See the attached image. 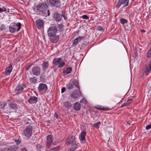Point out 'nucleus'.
<instances>
[{
	"label": "nucleus",
	"instance_id": "1",
	"mask_svg": "<svg viewBox=\"0 0 151 151\" xmlns=\"http://www.w3.org/2000/svg\"><path fill=\"white\" fill-rule=\"evenodd\" d=\"M21 24L20 22L17 24L12 23L9 26V29L10 32L13 33L15 31H18L21 29Z\"/></svg>",
	"mask_w": 151,
	"mask_h": 151
},
{
	"label": "nucleus",
	"instance_id": "2",
	"mask_svg": "<svg viewBox=\"0 0 151 151\" xmlns=\"http://www.w3.org/2000/svg\"><path fill=\"white\" fill-rule=\"evenodd\" d=\"M32 127L31 126H27L23 132V134L28 139L31 136L32 134Z\"/></svg>",
	"mask_w": 151,
	"mask_h": 151
},
{
	"label": "nucleus",
	"instance_id": "3",
	"mask_svg": "<svg viewBox=\"0 0 151 151\" xmlns=\"http://www.w3.org/2000/svg\"><path fill=\"white\" fill-rule=\"evenodd\" d=\"M37 10L43 14H45V12L47 8V6L45 3H40L36 6Z\"/></svg>",
	"mask_w": 151,
	"mask_h": 151
},
{
	"label": "nucleus",
	"instance_id": "4",
	"mask_svg": "<svg viewBox=\"0 0 151 151\" xmlns=\"http://www.w3.org/2000/svg\"><path fill=\"white\" fill-rule=\"evenodd\" d=\"M58 29L56 26L50 27L47 30L48 35L49 37L52 35H55Z\"/></svg>",
	"mask_w": 151,
	"mask_h": 151
},
{
	"label": "nucleus",
	"instance_id": "5",
	"mask_svg": "<svg viewBox=\"0 0 151 151\" xmlns=\"http://www.w3.org/2000/svg\"><path fill=\"white\" fill-rule=\"evenodd\" d=\"M76 138L74 136H70L68 137L66 141V144L68 146H73L74 145H77L76 142Z\"/></svg>",
	"mask_w": 151,
	"mask_h": 151
},
{
	"label": "nucleus",
	"instance_id": "6",
	"mask_svg": "<svg viewBox=\"0 0 151 151\" xmlns=\"http://www.w3.org/2000/svg\"><path fill=\"white\" fill-rule=\"evenodd\" d=\"M81 94L80 89L76 90L72 92L70 96V98L71 100L73 99H75L80 98Z\"/></svg>",
	"mask_w": 151,
	"mask_h": 151
},
{
	"label": "nucleus",
	"instance_id": "7",
	"mask_svg": "<svg viewBox=\"0 0 151 151\" xmlns=\"http://www.w3.org/2000/svg\"><path fill=\"white\" fill-rule=\"evenodd\" d=\"M26 86L22 84H18L15 89V92L16 93V94L21 93L23 92V89Z\"/></svg>",
	"mask_w": 151,
	"mask_h": 151
},
{
	"label": "nucleus",
	"instance_id": "8",
	"mask_svg": "<svg viewBox=\"0 0 151 151\" xmlns=\"http://www.w3.org/2000/svg\"><path fill=\"white\" fill-rule=\"evenodd\" d=\"M53 142V136L52 135H48L47 137V141L46 143V146L49 148Z\"/></svg>",
	"mask_w": 151,
	"mask_h": 151
},
{
	"label": "nucleus",
	"instance_id": "9",
	"mask_svg": "<svg viewBox=\"0 0 151 151\" xmlns=\"http://www.w3.org/2000/svg\"><path fill=\"white\" fill-rule=\"evenodd\" d=\"M32 70L33 74L36 76H39L41 73V69L38 67L34 66Z\"/></svg>",
	"mask_w": 151,
	"mask_h": 151
},
{
	"label": "nucleus",
	"instance_id": "10",
	"mask_svg": "<svg viewBox=\"0 0 151 151\" xmlns=\"http://www.w3.org/2000/svg\"><path fill=\"white\" fill-rule=\"evenodd\" d=\"M50 4L56 8L59 7L60 3L59 0H49Z\"/></svg>",
	"mask_w": 151,
	"mask_h": 151
},
{
	"label": "nucleus",
	"instance_id": "11",
	"mask_svg": "<svg viewBox=\"0 0 151 151\" xmlns=\"http://www.w3.org/2000/svg\"><path fill=\"white\" fill-rule=\"evenodd\" d=\"M38 89L40 92H45L47 90V86L46 84L41 83L39 84Z\"/></svg>",
	"mask_w": 151,
	"mask_h": 151
},
{
	"label": "nucleus",
	"instance_id": "12",
	"mask_svg": "<svg viewBox=\"0 0 151 151\" xmlns=\"http://www.w3.org/2000/svg\"><path fill=\"white\" fill-rule=\"evenodd\" d=\"M38 101V98L35 96H31L28 100V102L30 104H36Z\"/></svg>",
	"mask_w": 151,
	"mask_h": 151
},
{
	"label": "nucleus",
	"instance_id": "13",
	"mask_svg": "<svg viewBox=\"0 0 151 151\" xmlns=\"http://www.w3.org/2000/svg\"><path fill=\"white\" fill-rule=\"evenodd\" d=\"M53 18L57 22H60L62 19V16L58 12H55L53 14Z\"/></svg>",
	"mask_w": 151,
	"mask_h": 151
},
{
	"label": "nucleus",
	"instance_id": "14",
	"mask_svg": "<svg viewBox=\"0 0 151 151\" xmlns=\"http://www.w3.org/2000/svg\"><path fill=\"white\" fill-rule=\"evenodd\" d=\"M35 23L37 28L38 29L41 28L43 25V22L42 19H39L37 20L35 22Z\"/></svg>",
	"mask_w": 151,
	"mask_h": 151
},
{
	"label": "nucleus",
	"instance_id": "15",
	"mask_svg": "<svg viewBox=\"0 0 151 151\" xmlns=\"http://www.w3.org/2000/svg\"><path fill=\"white\" fill-rule=\"evenodd\" d=\"M9 107L11 109L16 110L18 109V105L14 101H12L9 104Z\"/></svg>",
	"mask_w": 151,
	"mask_h": 151
},
{
	"label": "nucleus",
	"instance_id": "16",
	"mask_svg": "<svg viewBox=\"0 0 151 151\" xmlns=\"http://www.w3.org/2000/svg\"><path fill=\"white\" fill-rule=\"evenodd\" d=\"M50 41L52 42L56 43L59 40V37L58 35H52L50 36Z\"/></svg>",
	"mask_w": 151,
	"mask_h": 151
},
{
	"label": "nucleus",
	"instance_id": "17",
	"mask_svg": "<svg viewBox=\"0 0 151 151\" xmlns=\"http://www.w3.org/2000/svg\"><path fill=\"white\" fill-rule=\"evenodd\" d=\"M12 65L11 63L9 64V66L6 68L5 71V75H9L12 72Z\"/></svg>",
	"mask_w": 151,
	"mask_h": 151
},
{
	"label": "nucleus",
	"instance_id": "18",
	"mask_svg": "<svg viewBox=\"0 0 151 151\" xmlns=\"http://www.w3.org/2000/svg\"><path fill=\"white\" fill-rule=\"evenodd\" d=\"M49 62L48 61H45L42 64V70L45 72L49 66Z\"/></svg>",
	"mask_w": 151,
	"mask_h": 151
},
{
	"label": "nucleus",
	"instance_id": "19",
	"mask_svg": "<svg viewBox=\"0 0 151 151\" xmlns=\"http://www.w3.org/2000/svg\"><path fill=\"white\" fill-rule=\"evenodd\" d=\"M17 148L18 147L16 146L13 145L9 147L5 148L4 150L5 151H15Z\"/></svg>",
	"mask_w": 151,
	"mask_h": 151
},
{
	"label": "nucleus",
	"instance_id": "20",
	"mask_svg": "<svg viewBox=\"0 0 151 151\" xmlns=\"http://www.w3.org/2000/svg\"><path fill=\"white\" fill-rule=\"evenodd\" d=\"M62 62V59L60 58H55L53 61V63L55 65H59L60 63Z\"/></svg>",
	"mask_w": 151,
	"mask_h": 151
},
{
	"label": "nucleus",
	"instance_id": "21",
	"mask_svg": "<svg viewBox=\"0 0 151 151\" xmlns=\"http://www.w3.org/2000/svg\"><path fill=\"white\" fill-rule=\"evenodd\" d=\"M63 105L64 106L68 109L72 107V106L70 102L68 101L64 102L63 103Z\"/></svg>",
	"mask_w": 151,
	"mask_h": 151
},
{
	"label": "nucleus",
	"instance_id": "22",
	"mask_svg": "<svg viewBox=\"0 0 151 151\" xmlns=\"http://www.w3.org/2000/svg\"><path fill=\"white\" fill-rule=\"evenodd\" d=\"M148 65H149V67L148 68L147 66L145 69V73L146 76H147L151 71V60L150 61Z\"/></svg>",
	"mask_w": 151,
	"mask_h": 151
},
{
	"label": "nucleus",
	"instance_id": "23",
	"mask_svg": "<svg viewBox=\"0 0 151 151\" xmlns=\"http://www.w3.org/2000/svg\"><path fill=\"white\" fill-rule=\"evenodd\" d=\"M73 107L75 110L79 111L81 108V106L79 102H77L74 104Z\"/></svg>",
	"mask_w": 151,
	"mask_h": 151
},
{
	"label": "nucleus",
	"instance_id": "24",
	"mask_svg": "<svg viewBox=\"0 0 151 151\" xmlns=\"http://www.w3.org/2000/svg\"><path fill=\"white\" fill-rule=\"evenodd\" d=\"M86 135V132L85 131L81 132V134L80 140L81 141H84L86 139L85 136Z\"/></svg>",
	"mask_w": 151,
	"mask_h": 151
},
{
	"label": "nucleus",
	"instance_id": "25",
	"mask_svg": "<svg viewBox=\"0 0 151 151\" xmlns=\"http://www.w3.org/2000/svg\"><path fill=\"white\" fill-rule=\"evenodd\" d=\"M24 123L26 124H31L32 122L31 120L27 117H24L23 119Z\"/></svg>",
	"mask_w": 151,
	"mask_h": 151
},
{
	"label": "nucleus",
	"instance_id": "26",
	"mask_svg": "<svg viewBox=\"0 0 151 151\" xmlns=\"http://www.w3.org/2000/svg\"><path fill=\"white\" fill-rule=\"evenodd\" d=\"M72 83L75 86V87H77L78 89H80V87L79 85V83L78 81L76 79L73 80L72 81Z\"/></svg>",
	"mask_w": 151,
	"mask_h": 151
},
{
	"label": "nucleus",
	"instance_id": "27",
	"mask_svg": "<svg viewBox=\"0 0 151 151\" xmlns=\"http://www.w3.org/2000/svg\"><path fill=\"white\" fill-rule=\"evenodd\" d=\"M78 147V145H74L71 146L68 149V151H75V150L77 149Z\"/></svg>",
	"mask_w": 151,
	"mask_h": 151
},
{
	"label": "nucleus",
	"instance_id": "28",
	"mask_svg": "<svg viewBox=\"0 0 151 151\" xmlns=\"http://www.w3.org/2000/svg\"><path fill=\"white\" fill-rule=\"evenodd\" d=\"M29 80L31 83L35 84L37 83V79L35 77L30 78H29Z\"/></svg>",
	"mask_w": 151,
	"mask_h": 151
},
{
	"label": "nucleus",
	"instance_id": "29",
	"mask_svg": "<svg viewBox=\"0 0 151 151\" xmlns=\"http://www.w3.org/2000/svg\"><path fill=\"white\" fill-rule=\"evenodd\" d=\"M95 108L99 110H103L104 111H108L109 110V109L106 108L104 107H102L100 106H97L95 107Z\"/></svg>",
	"mask_w": 151,
	"mask_h": 151
},
{
	"label": "nucleus",
	"instance_id": "30",
	"mask_svg": "<svg viewBox=\"0 0 151 151\" xmlns=\"http://www.w3.org/2000/svg\"><path fill=\"white\" fill-rule=\"evenodd\" d=\"M66 88L68 89L71 90L74 88V86L73 84L69 83L66 85Z\"/></svg>",
	"mask_w": 151,
	"mask_h": 151
},
{
	"label": "nucleus",
	"instance_id": "31",
	"mask_svg": "<svg viewBox=\"0 0 151 151\" xmlns=\"http://www.w3.org/2000/svg\"><path fill=\"white\" fill-rule=\"evenodd\" d=\"M72 70V68L71 67H68L67 68L66 71L65 73H66V74H69L70 73Z\"/></svg>",
	"mask_w": 151,
	"mask_h": 151
},
{
	"label": "nucleus",
	"instance_id": "32",
	"mask_svg": "<svg viewBox=\"0 0 151 151\" xmlns=\"http://www.w3.org/2000/svg\"><path fill=\"white\" fill-rule=\"evenodd\" d=\"M6 104V102H0V108L1 109H4Z\"/></svg>",
	"mask_w": 151,
	"mask_h": 151
},
{
	"label": "nucleus",
	"instance_id": "33",
	"mask_svg": "<svg viewBox=\"0 0 151 151\" xmlns=\"http://www.w3.org/2000/svg\"><path fill=\"white\" fill-rule=\"evenodd\" d=\"M60 146H57L54 148L51 149L49 151H58L60 149Z\"/></svg>",
	"mask_w": 151,
	"mask_h": 151
},
{
	"label": "nucleus",
	"instance_id": "34",
	"mask_svg": "<svg viewBox=\"0 0 151 151\" xmlns=\"http://www.w3.org/2000/svg\"><path fill=\"white\" fill-rule=\"evenodd\" d=\"M120 22L122 24H124L127 23V20L124 19L122 18L120 19Z\"/></svg>",
	"mask_w": 151,
	"mask_h": 151
},
{
	"label": "nucleus",
	"instance_id": "35",
	"mask_svg": "<svg viewBox=\"0 0 151 151\" xmlns=\"http://www.w3.org/2000/svg\"><path fill=\"white\" fill-rule=\"evenodd\" d=\"M146 56L147 58H150L151 57V47L149 50L146 54Z\"/></svg>",
	"mask_w": 151,
	"mask_h": 151
},
{
	"label": "nucleus",
	"instance_id": "36",
	"mask_svg": "<svg viewBox=\"0 0 151 151\" xmlns=\"http://www.w3.org/2000/svg\"><path fill=\"white\" fill-rule=\"evenodd\" d=\"M129 0H125V1L123 0L122 2L123 4H124V6H127L128 5V2Z\"/></svg>",
	"mask_w": 151,
	"mask_h": 151
},
{
	"label": "nucleus",
	"instance_id": "37",
	"mask_svg": "<svg viewBox=\"0 0 151 151\" xmlns=\"http://www.w3.org/2000/svg\"><path fill=\"white\" fill-rule=\"evenodd\" d=\"M65 11H63L62 12V15H61L62 17H63L65 20H66L67 19V18L65 16Z\"/></svg>",
	"mask_w": 151,
	"mask_h": 151
},
{
	"label": "nucleus",
	"instance_id": "38",
	"mask_svg": "<svg viewBox=\"0 0 151 151\" xmlns=\"http://www.w3.org/2000/svg\"><path fill=\"white\" fill-rule=\"evenodd\" d=\"M36 147L37 151H41V148L42 146L41 145L39 144H37L36 146Z\"/></svg>",
	"mask_w": 151,
	"mask_h": 151
},
{
	"label": "nucleus",
	"instance_id": "39",
	"mask_svg": "<svg viewBox=\"0 0 151 151\" xmlns=\"http://www.w3.org/2000/svg\"><path fill=\"white\" fill-rule=\"evenodd\" d=\"M100 122L99 121L98 122H97L94 124V127L97 128H99V126L100 125Z\"/></svg>",
	"mask_w": 151,
	"mask_h": 151
},
{
	"label": "nucleus",
	"instance_id": "40",
	"mask_svg": "<svg viewBox=\"0 0 151 151\" xmlns=\"http://www.w3.org/2000/svg\"><path fill=\"white\" fill-rule=\"evenodd\" d=\"M78 42V41L77 39H76V38L73 41L72 44L74 46H76L77 45Z\"/></svg>",
	"mask_w": 151,
	"mask_h": 151
},
{
	"label": "nucleus",
	"instance_id": "41",
	"mask_svg": "<svg viewBox=\"0 0 151 151\" xmlns=\"http://www.w3.org/2000/svg\"><path fill=\"white\" fill-rule=\"evenodd\" d=\"M61 63L59 64L58 66V67L59 68H61L63 67L65 65V63L64 62H62Z\"/></svg>",
	"mask_w": 151,
	"mask_h": 151
},
{
	"label": "nucleus",
	"instance_id": "42",
	"mask_svg": "<svg viewBox=\"0 0 151 151\" xmlns=\"http://www.w3.org/2000/svg\"><path fill=\"white\" fill-rule=\"evenodd\" d=\"M97 29V30L99 31H104V29H103V27L100 26H98Z\"/></svg>",
	"mask_w": 151,
	"mask_h": 151
},
{
	"label": "nucleus",
	"instance_id": "43",
	"mask_svg": "<svg viewBox=\"0 0 151 151\" xmlns=\"http://www.w3.org/2000/svg\"><path fill=\"white\" fill-rule=\"evenodd\" d=\"M81 17L83 19H88L89 18V17L87 15H83Z\"/></svg>",
	"mask_w": 151,
	"mask_h": 151
},
{
	"label": "nucleus",
	"instance_id": "44",
	"mask_svg": "<svg viewBox=\"0 0 151 151\" xmlns=\"http://www.w3.org/2000/svg\"><path fill=\"white\" fill-rule=\"evenodd\" d=\"M6 11V9L5 7H3L2 8H0V12H2Z\"/></svg>",
	"mask_w": 151,
	"mask_h": 151
},
{
	"label": "nucleus",
	"instance_id": "45",
	"mask_svg": "<svg viewBox=\"0 0 151 151\" xmlns=\"http://www.w3.org/2000/svg\"><path fill=\"white\" fill-rule=\"evenodd\" d=\"M80 102L82 103L86 104V101L84 98H83L80 101Z\"/></svg>",
	"mask_w": 151,
	"mask_h": 151
},
{
	"label": "nucleus",
	"instance_id": "46",
	"mask_svg": "<svg viewBox=\"0 0 151 151\" xmlns=\"http://www.w3.org/2000/svg\"><path fill=\"white\" fill-rule=\"evenodd\" d=\"M128 105V104L126 102V103L123 104L121 106V108H123L125 106H127Z\"/></svg>",
	"mask_w": 151,
	"mask_h": 151
},
{
	"label": "nucleus",
	"instance_id": "47",
	"mask_svg": "<svg viewBox=\"0 0 151 151\" xmlns=\"http://www.w3.org/2000/svg\"><path fill=\"white\" fill-rule=\"evenodd\" d=\"M133 100L132 99H128V100L127 101V102L128 104V105H129L132 102Z\"/></svg>",
	"mask_w": 151,
	"mask_h": 151
},
{
	"label": "nucleus",
	"instance_id": "48",
	"mask_svg": "<svg viewBox=\"0 0 151 151\" xmlns=\"http://www.w3.org/2000/svg\"><path fill=\"white\" fill-rule=\"evenodd\" d=\"M40 80L42 82H45L46 79L43 77H40Z\"/></svg>",
	"mask_w": 151,
	"mask_h": 151
},
{
	"label": "nucleus",
	"instance_id": "49",
	"mask_svg": "<svg viewBox=\"0 0 151 151\" xmlns=\"http://www.w3.org/2000/svg\"><path fill=\"white\" fill-rule=\"evenodd\" d=\"M32 64H31L29 65L28 66H27L25 68V69L26 70H29L30 68L32 67Z\"/></svg>",
	"mask_w": 151,
	"mask_h": 151
},
{
	"label": "nucleus",
	"instance_id": "50",
	"mask_svg": "<svg viewBox=\"0 0 151 151\" xmlns=\"http://www.w3.org/2000/svg\"><path fill=\"white\" fill-rule=\"evenodd\" d=\"M83 37H78L76 38V39H77V40L78 41H81L82 39H83Z\"/></svg>",
	"mask_w": 151,
	"mask_h": 151
},
{
	"label": "nucleus",
	"instance_id": "51",
	"mask_svg": "<svg viewBox=\"0 0 151 151\" xmlns=\"http://www.w3.org/2000/svg\"><path fill=\"white\" fill-rule=\"evenodd\" d=\"M151 128V124H149L147 125L146 127V129H149Z\"/></svg>",
	"mask_w": 151,
	"mask_h": 151
},
{
	"label": "nucleus",
	"instance_id": "52",
	"mask_svg": "<svg viewBox=\"0 0 151 151\" xmlns=\"http://www.w3.org/2000/svg\"><path fill=\"white\" fill-rule=\"evenodd\" d=\"M66 90V88L65 87H63L61 89V93H63L65 92Z\"/></svg>",
	"mask_w": 151,
	"mask_h": 151
},
{
	"label": "nucleus",
	"instance_id": "53",
	"mask_svg": "<svg viewBox=\"0 0 151 151\" xmlns=\"http://www.w3.org/2000/svg\"><path fill=\"white\" fill-rule=\"evenodd\" d=\"M15 141L17 143V144H19L21 142V141L19 139H16Z\"/></svg>",
	"mask_w": 151,
	"mask_h": 151
},
{
	"label": "nucleus",
	"instance_id": "54",
	"mask_svg": "<svg viewBox=\"0 0 151 151\" xmlns=\"http://www.w3.org/2000/svg\"><path fill=\"white\" fill-rule=\"evenodd\" d=\"M54 118L57 119L59 118L58 117V115L56 113H55V114H54Z\"/></svg>",
	"mask_w": 151,
	"mask_h": 151
},
{
	"label": "nucleus",
	"instance_id": "55",
	"mask_svg": "<svg viewBox=\"0 0 151 151\" xmlns=\"http://www.w3.org/2000/svg\"><path fill=\"white\" fill-rule=\"evenodd\" d=\"M88 43V42L85 41L83 42V45H87Z\"/></svg>",
	"mask_w": 151,
	"mask_h": 151
},
{
	"label": "nucleus",
	"instance_id": "56",
	"mask_svg": "<svg viewBox=\"0 0 151 151\" xmlns=\"http://www.w3.org/2000/svg\"><path fill=\"white\" fill-rule=\"evenodd\" d=\"M58 26L59 28H63V25L62 24L58 25Z\"/></svg>",
	"mask_w": 151,
	"mask_h": 151
},
{
	"label": "nucleus",
	"instance_id": "57",
	"mask_svg": "<svg viewBox=\"0 0 151 151\" xmlns=\"http://www.w3.org/2000/svg\"><path fill=\"white\" fill-rule=\"evenodd\" d=\"M21 151H28L25 147H24L22 150Z\"/></svg>",
	"mask_w": 151,
	"mask_h": 151
},
{
	"label": "nucleus",
	"instance_id": "58",
	"mask_svg": "<svg viewBox=\"0 0 151 151\" xmlns=\"http://www.w3.org/2000/svg\"><path fill=\"white\" fill-rule=\"evenodd\" d=\"M47 15L48 16L50 15V10L49 9L47 10Z\"/></svg>",
	"mask_w": 151,
	"mask_h": 151
},
{
	"label": "nucleus",
	"instance_id": "59",
	"mask_svg": "<svg viewBox=\"0 0 151 151\" xmlns=\"http://www.w3.org/2000/svg\"><path fill=\"white\" fill-rule=\"evenodd\" d=\"M141 32H145V30L144 29H141Z\"/></svg>",
	"mask_w": 151,
	"mask_h": 151
},
{
	"label": "nucleus",
	"instance_id": "60",
	"mask_svg": "<svg viewBox=\"0 0 151 151\" xmlns=\"http://www.w3.org/2000/svg\"><path fill=\"white\" fill-rule=\"evenodd\" d=\"M124 99V97L120 101V102H123V100Z\"/></svg>",
	"mask_w": 151,
	"mask_h": 151
},
{
	"label": "nucleus",
	"instance_id": "61",
	"mask_svg": "<svg viewBox=\"0 0 151 151\" xmlns=\"http://www.w3.org/2000/svg\"><path fill=\"white\" fill-rule=\"evenodd\" d=\"M53 144L54 145H56V143L55 142H53Z\"/></svg>",
	"mask_w": 151,
	"mask_h": 151
},
{
	"label": "nucleus",
	"instance_id": "62",
	"mask_svg": "<svg viewBox=\"0 0 151 151\" xmlns=\"http://www.w3.org/2000/svg\"><path fill=\"white\" fill-rule=\"evenodd\" d=\"M132 1H133V0H132Z\"/></svg>",
	"mask_w": 151,
	"mask_h": 151
},
{
	"label": "nucleus",
	"instance_id": "63",
	"mask_svg": "<svg viewBox=\"0 0 151 151\" xmlns=\"http://www.w3.org/2000/svg\"><path fill=\"white\" fill-rule=\"evenodd\" d=\"M4 151H5V150Z\"/></svg>",
	"mask_w": 151,
	"mask_h": 151
}]
</instances>
